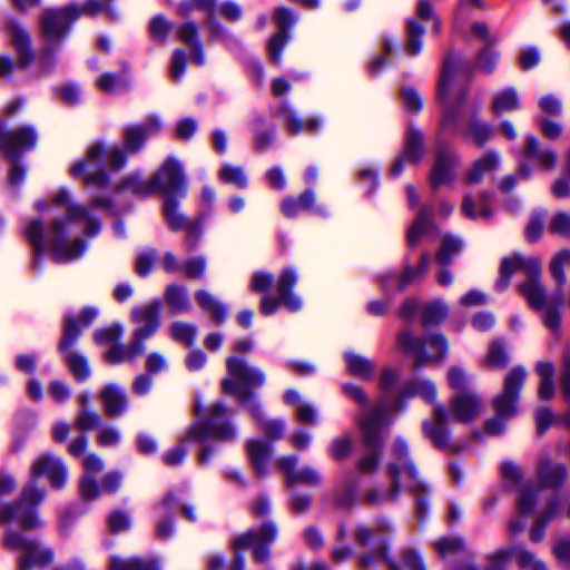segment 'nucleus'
Returning <instances> with one entry per match:
<instances>
[{
    "mask_svg": "<svg viewBox=\"0 0 570 570\" xmlns=\"http://www.w3.org/2000/svg\"><path fill=\"white\" fill-rule=\"evenodd\" d=\"M46 476L51 487L61 489L67 481V469L61 459L45 454L33 461L30 469V480L22 488L17 505H8L0 512V522L19 523L26 531L43 525L36 508L45 499V490L37 485V478Z\"/></svg>",
    "mask_w": 570,
    "mask_h": 570,
    "instance_id": "2",
    "label": "nucleus"
},
{
    "mask_svg": "<svg viewBox=\"0 0 570 570\" xmlns=\"http://www.w3.org/2000/svg\"><path fill=\"white\" fill-rule=\"evenodd\" d=\"M230 411L220 403L215 404L206 421L194 425L187 435L188 440L196 441L202 445L199 462L205 464L210 456V441H229L236 436L234 428L229 424Z\"/></svg>",
    "mask_w": 570,
    "mask_h": 570,
    "instance_id": "9",
    "label": "nucleus"
},
{
    "mask_svg": "<svg viewBox=\"0 0 570 570\" xmlns=\"http://www.w3.org/2000/svg\"><path fill=\"white\" fill-rule=\"evenodd\" d=\"M459 166L458 156L443 145H439L435 154V163L430 174V183L433 188L448 185L455 179V168Z\"/></svg>",
    "mask_w": 570,
    "mask_h": 570,
    "instance_id": "21",
    "label": "nucleus"
},
{
    "mask_svg": "<svg viewBox=\"0 0 570 570\" xmlns=\"http://www.w3.org/2000/svg\"><path fill=\"white\" fill-rule=\"evenodd\" d=\"M110 570H160L154 560L129 559L122 560L112 557L109 562Z\"/></svg>",
    "mask_w": 570,
    "mask_h": 570,
    "instance_id": "50",
    "label": "nucleus"
},
{
    "mask_svg": "<svg viewBox=\"0 0 570 570\" xmlns=\"http://www.w3.org/2000/svg\"><path fill=\"white\" fill-rule=\"evenodd\" d=\"M197 305L207 313L216 324L226 320V307L208 291L199 289L195 293Z\"/></svg>",
    "mask_w": 570,
    "mask_h": 570,
    "instance_id": "34",
    "label": "nucleus"
},
{
    "mask_svg": "<svg viewBox=\"0 0 570 570\" xmlns=\"http://www.w3.org/2000/svg\"><path fill=\"white\" fill-rule=\"evenodd\" d=\"M509 357L505 350L499 342H494L490 345L489 351L484 358V366L489 368H503L508 365Z\"/></svg>",
    "mask_w": 570,
    "mask_h": 570,
    "instance_id": "55",
    "label": "nucleus"
},
{
    "mask_svg": "<svg viewBox=\"0 0 570 570\" xmlns=\"http://www.w3.org/2000/svg\"><path fill=\"white\" fill-rule=\"evenodd\" d=\"M106 413L110 416L119 415L126 407V395L117 385H108L101 392Z\"/></svg>",
    "mask_w": 570,
    "mask_h": 570,
    "instance_id": "39",
    "label": "nucleus"
},
{
    "mask_svg": "<svg viewBox=\"0 0 570 570\" xmlns=\"http://www.w3.org/2000/svg\"><path fill=\"white\" fill-rule=\"evenodd\" d=\"M397 344L406 354H411L414 357V368L441 362L448 352L446 340L439 334L420 340L409 330H404L397 336Z\"/></svg>",
    "mask_w": 570,
    "mask_h": 570,
    "instance_id": "14",
    "label": "nucleus"
},
{
    "mask_svg": "<svg viewBox=\"0 0 570 570\" xmlns=\"http://www.w3.org/2000/svg\"><path fill=\"white\" fill-rule=\"evenodd\" d=\"M546 223L543 212H534L525 227V238L530 243H535L542 235Z\"/></svg>",
    "mask_w": 570,
    "mask_h": 570,
    "instance_id": "61",
    "label": "nucleus"
},
{
    "mask_svg": "<svg viewBox=\"0 0 570 570\" xmlns=\"http://www.w3.org/2000/svg\"><path fill=\"white\" fill-rule=\"evenodd\" d=\"M118 191H130L136 195L146 196L153 191L151 180L144 181L138 176L125 178L117 187Z\"/></svg>",
    "mask_w": 570,
    "mask_h": 570,
    "instance_id": "57",
    "label": "nucleus"
},
{
    "mask_svg": "<svg viewBox=\"0 0 570 570\" xmlns=\"http://www.w3.org/2000/svg\"><path fill=\"white\" fill-rule=\"evenodd\" d=\"M560 513V503L557 498H551L546 508L537 515L531 529L530 541L539 543L544 538L548 524Z\"/></svg>",
    "mask_w": 570,
    "mask_h": 570,
    "instance_id": "30",
    "label": "nucleus"
},
{
    "mask_svg": "<svg viewBox=\"0 0 570 570\" xmlns=\"http://www.w3.org/2000/svg\"><path fill=\"white\" fill-rule=\"evenodd\" d=\"M465 134L471 137L476 145L482 146L491 137L492 130L488 124L473 119L469 124Z\"/></svg>",
    "mask_w": 570,
    "mask_h": 570,
    "instance_id": "60",
    "label": "nucleus"
},
{
    "mask_svg": "<svg viewBox=\"0 0 570 570\" xmlns=\"http://www.w3.org/2000/svg\"><path fill=\"white\" fill-rule=\"evenodd\" d=\"M8 32L11 38V42L19 53V65L23 68L32 59L29 35L26 29L16 21H10L8 23Z\"/></svg>",
    "mask_w": 570,
    "mask_h": 570,
    "instance_id": "33",
    "label": "nucleus"
},
{
    "mask_svg": "<svg viewBox=\"0 0 570 570\" xmlns=\"http://www.w3.org/2000/svg\"><path fill=\"white\" fill-rule=\"evenodd\" d=\"M537 475L543 485L557 488L564 481L567 470L561 464H554L548 459H543L538 466Z\"/></svg>",
    "mask_w": 570,
    "mask_h": 570,
    "instance_id": "37",
    "label": "nucleus"
},
{
    "mask_svg": "<svg viewBox=\"0 0 570 570\" xmlns=\"http://www.w3.org/2000/svg\"><path fill=\"white\" fill-rule=\"evenodd\" d=\"M178 39L185 42L190 51H191V58L193 61L196 65H203L205 61L202 45L197 40V27L194 23H185L181 26V28L178 30Z\"/></svg>",
    "mask_w": 570,
    "mask_h": 570,
    "instance_id": "42",
    "label": "nucleus"
},
{
    "mask_svg": "<svg viewBox=\"0 0 570 570\" xmlns=\"http://www.w3.org/2000/svg\"><path fill=\"white\" fill-rule=\"evenodd\" d=\"M529 163H535L539 168L550 170L557 163V155L553 150L542 149L535 138L529 137L523 151V160L519 167V176L523 178L531 176Z\"/></svg>",
    "mask_w": 570,
    "mask_h": 570,
    "instance_id": "23",
    "label": "nucleus"
},
{
    "mask_svg": "<svg viewBox=\"0 0 570 570\" xmlns=\"http://www.w3.org/2000/svg\"><path fill=\"white\" fill-rule=\"evenodd\" d=\"M500 165V157L497 153L490 151L475 160L470 168L466 180L469 184H478L483 177L494 171Z\"/></svg>",
    "mask_w": 570,
    "mask_h": 570,
    "instance_id": "36",
    "label": "nucleus"
},
{
    "mask_svg": "<svg viewBox=\"0 0 570 570\" xmlns=\"http://www.w3.org/2000/svg\"><path fill=\"white\" fill-rule=\"evenodd\" d=\"M228 377L223 383V390L227 394L236 395L244 402L250 413L257 420L261 430L271 441L283 436L285 424L282 421H264L261 416L259 404L253 399L252 389L265 383V374L262 370L250 366L239 356H229L226 361Z\"/></svg>",
    "mask_w": 570,
    "mask_h": 570,
    "instance_id": "4",
    "label": "nucleus"
},
{
    "mask_svg": "<svg viewBox=\"0 0 570 570\" xmlns=\"http://www.w3.org/2000/svg\"><path fill=\"white\" fill-rule=\"evenodd\" d=\"M434 548L442 557L464 551V541L461 538H443L434 543Z\"/></svg>",
    "mask_w": 570,
    "mask_h": 570,
    "instance_id": "63",
    "label": "nucleus"
},
{
    "mask_svg": "<svg viewBox=\"0 0 570 570\" xmlns=\"http://www.w3.org/2000/svg\"><path fill=\"white\" fill-rule=\"evenodd\" d=\"M461 210L465 217L471 219L487 218L491 215L487 195L484 194L480 196L479 204H476L471 196H465L462 202Z\"/></svg>",
    "mask_w": 570,
    "mask_h": 570,
    "instance_id": "47",
    "label": "nucleus"
},
{
    "mask_svg": "<svg viewBox=\"0 0 570 570\" xmlns=\"http://www.w3.org/2000/svg\"><path fill=\"white\" fill-rule=\"evenodd\" d=\"M161 122L157 117H150L141 126H130L124 132V147L128 154L139 150L145 140L160 131Z\"/></svg>",
    "mask_w": 570,
    "mask_h": 570,
    "instance_id": "25",
    "label": "nucleus"
},
{
    "mask_svg": "<svg viewBox=\"0 0 570 570\" xmlns=\"http://www.w3.org/2000/svg\"><path fill=\"white\" fill-rule=\"evenodd\" d=\"M512 557L521 569L548 570L546 563L523 547H512Z\"/></svg>",
    "mask_w": 570,
    "mask_h": 570,
    "instance_id": "51",
    "label": "nucleus"
},
{
    "mask_svg": "<svg viewBox=\"0 0 570 570\" xmlns=\"http://www.w3.org/2000/svg\"><path fill=\"white\" fill-rule=\"evenodd\" d=\"M153 191L159 190L166 197L186 195V184L181 165L175 158H168L151 179Z\"/></svg>",
    "mask_w": 570,
    "mask_h": 570,
    "instance_id": "18",
    "label": "nucleus"
},
{
    "mask_svg": "<svg viewBox=\"0 0 570 570\" xmlns=\"http://www.w3.org/2000/svg\"><path fill=\"white\" fill-rule=\"evenodd\" d=\"M275 22L279 28V32L276 33L268 43V53L273 63H279L282 50L287 41L286 29L294 24L295 20L292 13L285 8H278L275 12Z\"/></svg>",
    "mask_w": 570,
    "mask_h": 570,
    "instance_id": "28",
    "label": "nucleus"
},
{
    "mask_svg": "<svg viewBox=\"0 0 570 570\" xmlns=\"http://www.w3.org/2000/svg\"><path fill=\"white\" fill-rule=\"evenodd\" d=\"M297 283V274L293 269H285L278 277L277 292L278 298L265 296L262 299L261 311L264 315H272L278 306L283 304L288 311L296 312L302 307L299 297L291 293Z\"/></svg>",
    "mask_w": 570,
    "mask_h": 570,
    "instance_id": "17",
    "label": "nucleus"
},
{
    "mask_svg": "<svg viewBox=\"0 0 570 570\" xmlns=\"http://www.w3.org/2000/svg\"><path fill=\"white\" fill-rule=\"evenodd\" d=\"M386 412L387 410L384 405L377 404L360 417L363 442L370 452L358 463V471L361 473H372L379 466V450L381 449L383 441V428L385 424Z\"/></svg>",
    "mask_w": 570,
    "mask_h": 570,
    "instance_id": "12",
    "label": "nucleus"
},
{
    "mask_svg": "<svg viewBox=\"0 0 570 570\" xmlns=\"http://www.w3.org/2000/svg\"><path fill=\"white\" fill-rule=\"evenodd\" d=\"M99 311L95 307L85 308L77 320L68 317L63 335L59 344L60 351L66 355V361L77 381H85L90 375V367L87 360L70 347L76 343L81 330L88 327L98 316Z\"/></svg>",
    "mask_w": 570,
    "mask_h": 570,
    "instance_id": "11",
    "label": "nucleus"
},
{
    "mask_svg": "<svg viewBox=\"0 0 570 570\" xmlns=\"http://www.w3.org/2000/svg\"><path fill=\"white\" fill-rule=\"evenodd\" d=\"M446 380L450 389L456 393H469L468 390L473 384V375L459 365H453L448 370Z\"/></svg>",
    "mask_w": 570,
    "mask_h": 570,
    "instance_id": "45",
    "label": "nucleus"
},
{
    "mask_svg": "<svg viewBox=\"0 0 570 570\" xmlns=\"http://www.w3.org/2000/svg\"><path fill=\"white\" fill-rule=\"evenodd\" d=\"M541 485L524 484L520 488L517 500L518 515L509 523V531L511 533L515 534L525 529L527 523L523 518L534 511L541 498Z\"/></svg>",
    "mask_w": 570,
    "mask_h": 570,
    "instance_id": "22",
    "label": "nucleus"
},
{
    "mask_svg": "<svg viewBox=\"0 0 570 570\" xmlns=\"http://www.w3.org/2000/svg\"><path fill=\"white\" fill-rule=\"evenodd\" d=\"M392 461L387 464V475L391 480L389 491L371 490L364 495V503L379 505L394 501L401 489L410 488L416 494L417 512H423V502L420 493L425 491V485L416 480L417 471L407 456V443L397 439L392 446Z\"/></svg>",
    "mask_w": 570,
    "mask_h": 570,
    "instance_id": "5",
    "label": "nucleus"
},
{
    "mask_svg": "<svg viewBox=\"0 0 570 570\" xmlns=\"http://www.w3.org/2000/svg\"><path fill=\"white\" fill-rule=\"evenodd\" d=\"M196 334V326L189 323L174 322L170 325L171 338L178 343L185 344L186 346H190L194 344Z\"/></svg>",
    "mask_w": 570,
    "mask_h": 570,
    "instance_id": "52",
    "label": "nucleus"
},
{
    "mask_svg": "<svg viewBox=\"0 0 570 570\" xmlns=\"http://www.w3.org/2000/svg\"><path fill=\"white\" fill-rule=\"evenodd\" d=\"M344 360L351 375L363 381H368L373 377L375 365L372 361L353 352L345 353Z\"/></svg>",
    "mask_w": 570,
    "mask_h": 570,
    "instance_id": "38",
    "label": "nucleus"
},
{
    "mask_svg": "<svg viewBox=\"0 0 570 570\" xmlns=\"http://www.w3.org/2000/svg\"><path fill=\"white\" fill-rule=\"evenodd\" d=\"M468 71V63L459 56L450 55L443 62L438 96L442 104L441 129L444 131H453L459 118L468 112L466 94L459 83Z\"/></svg>",
    "mask_w": 570,
    "mask_h": 570,
    "instance_id": "6",
    "label": "nucleus"
},
{
    "mask_svg": "<svg viewBox=\"0 0 570 570\" xmlns=\"http://www.w3.org/2000/svg\"><path fill=\"white\" fill-rule=\"evenodd\" d=\"M53 207L66 213L65 219H56L45 232L41 222L35 220L27 228V237L31 243L36 256L46 248L52 252L57 262H69L78 258L85 250L83 242L72 235L79 232L94 236L100 230V224L90 214L89 209L71 200L67 189H60L52 198Z\"/></svg>",
    "mask_w": 570,
    "mask_h": 570,
    "instance_id": "1",
    "label": "nucleus"
},
{
    "mask_svg": "<svg viewBox=\"0 0 570 570\" xmlns=\"http://www.w3.org/2000/svg\"><path fill=\"white\" fill-rule=\"evenodd\" d=\"M433 227L431 220V209L423 206L417 212L416 218L407 230V243L409 245H415L421 236Z\"/></svg>",
    "mask_w": 570,
    "mask_h": 570,
    "instance_id": "43",
    "label": "nucleus"
},
{
    "mask_svg": "<svg viewBox=\"0 0 570 570\" xmlns=\"http://www.w3.org/2000/svg\"><path fill=\"white\" fill-rule=\"evenodd\" d=\"M279 112L284 119L285 127L291 135H297L305 129L307 131L314 132L320 127L317 119H311L308 122L304 124V121L299 119L287 105H283L279 109Z\"/></svg>",
    "mask_w": 570,
    "mask_h": 570,
    "instance_id": "41",
    "label": "nucleus"
},
{
    "mask_svg": "<svg viewBox=\"0 0 570 570\" xmlns=\"http://www.w3.org/2000/svg\"><path fill=\"white\" fill-rule=\"evenodd\" d=\"M537 374L540 376L539 397L550 400L554 395L553 374L554 368L551 363L539 362L535 366Z\"/></svg>",
    "mask_w": 570,
    "mask_h": 570,
    "instance_id": "44",
    "label": "nucleus"
},
{
    "mask_svg": "<svg viewBox=\"0 0 570 570\" xmlns=\"http://www.w3.org/2000/svg\"><path fill=\"white\" fill-rule=\"evenodd\" d=\"M277 530L275 524L265 523L257 531H249L237 538L234 542L236 552L250 548L253 549L256 562H264L268 558L267 544L276 539Z\"/></svg>",
    "mask_w": 570,
    "mask_h": 570,
    "instance_id": "19",
    "label": "nucleus"
},
{
    "mask_svg": "<svg viewBox=\"0 0 570 570\" xmlns=\"http://www.w3.org/2000/svg\"><path fill=\"white\" fill-rule=\"evenodd\" d=\"M497 60L498 55L492 48L491 41L488 40L485 47L478 56L475 69L484 73H490L494 69Z\"/></svg>",
    "mask_w": 570,
    "mask_h": 570,
    "instance_id": "59",
    "label": "nucleus"
},
{
    "mask_svg": "<svg viewBox=\"0 0 570 570\" xmlns=\"http://www.w3.org/2000/svg\"><path fill=\"white\" fill-rule=\"evenodd\" d=\"M160 303L155 301L131 311V322L137 325L132 336L140 343L151 337L160 326Z\"/></svg>",
    "mask_w": 570,
    "mask_h": 570,
    "instance_id": "20",
    "label": "nucleus"
},
{
    "mask_svg": "<svg viewBox=\"0 0 570 570\" xmlns=\"http://www.w3.org/2000/svg\"><path fill=\"white\" fill-rule=\"evenodd\" d=\"M429 266L430 257L428 255H422L416 269L407 267L401 276L386 275L382 277V285L385 288L395 287L401 291L417 277L422 276L428 271Z\"/></svg>",
    "mask_w": 570,
    "mask_h": 570,
    "instance_id": "32",
    "label": "nucleus"
},
{
    "mask_svg": "<svg viewBox=\"0 0 570 570\" xmlns=\"http://www.w3.org/2000/svg\"><path fill=\"white\" fill-rule=\"evenodd\" d=\"M102 11H106L108 17L114 19V13L110 9L96 2H89L83 8L70 4L60 9L45 10L40 19L41 37L45 43L43 60L50 61L51 57L59 50L61 42L67 37L70 24L75 22L82 12L95 16Z\"/></svg>",
    "mask_w": 570,
    "mask_h": 570,
    "instance_id": "8",
    "label": "nucleus"
},
{
    "mask_svg": "<svg viewBox=\"0 0 570 570\" xmlns=\"http://www.w3.org/2000/svg\"><path fill=\"white\" fill-rule=\"evenodd\" d=\"M83 469L86 474L80 480V494L85 500H94L99 497V488L97 482L91 479L89 473H98L104 469L102 460L95 455L90 454L83 459Z\"/></svg>",
    "mask_w": 570,
    "mask_h": 570,
    "instance_id": "29",
    "label": "nucleus"
},
{
    "mask_svg": "<svg viewBox=\"0 0 570 570\" xmlns=\"http://www.w3.org/2000/svg\"><path fill=\"white\" fill-rule=\"evenodd\" d=\"M519 108L518 95L513 89H505L495 96L492 109L493 112L499 115L501 112L517 110Z\"/></svg>",
    "mask_w": 570,
    "mask_h": 570,
    "instance_id": "53",
    "label": "nucleus"
},
{
    "mask_svg": "<svg viewBox=\"0 0 570 570\" xmlns=\"http://www.w3.org/2000/svg\"><path fill=\"white\" fill-rule=\"evenodd\" d=\"M423 155V136L413 128L407 131L406 142L403 154L395 160L391 168V175L399 176L404 167V164H416Z\"/></svg>",
    "mask_w": 570,
    "mask_h": 570,
    "instance_id": "27",
    "label": "nucleus"
},
{
    "mask_svg": "<svg viewBox=\"0 0 570 570\" xmlns=\"http://www.w3.org/2000/svg\"><path fill=\"white\" fill-rule=\"evenodd\" d=\"M461 249V242L456 238L446 236L442 240V247L436 255V261L441 265H448L453 255L458 254Z\"/></svg>",
    "mask_w": 570,
    "mask_h": 570,
    "instance_id": "62",
    "label": "nucleus"
},
{
    "mask_svg": "<svg viewBox=\"0 0 570 570\" xmlns=\"http://www.w3.org/2000/svg\"><path fill=\"white\" fill-rule=\"evenodd\" d=\"M446 315L448 306L441 301H435L424 306L422 320L425 325H432L442 322Z\"/></svg>",
    "mask_w": 570,
    "mask_h": 570,
    "instance_id": "56",
    "label": "nucleus"
},
{
    "mask_svg": "<svg viewBox=\"0 0 570 570\" xmlns=\"http://www.w3.org/2000/svg\"><path fill=\"white\" fill-rule=\"evenodd\" d=\"M353 440L350 435H343L332 441L330 453L334 460L341 461L347 458L352 451Z\"/></svg>",
    "mask_w": 570,
    "mask_h": 570,
    "instance_id": "64",
    "label": "nucleus"
},
{
    "mask_svg": "<svg viewBox=\"0 0 570 570\" xmlns=\"http://www.w3.org/2000/svg\"><path fill=\"white\" fill-rule=\"evenodd\" d=\"M483 409V403L475 394L456 393L450 401L449 413L440 404L434 406L433 420L423 423V433L434 446L446 449L449 446L448 422L470 423L482 413Z\"/></svg>",
    "mask_w": 570,
    "mask_h": 570,
    "instance_id": "7",
    "label": "nucleus"
},
{
    "mask_svg": "<svg viewBox=\"0 0 570 570\" xmlns=\"http://www.w3.org/2000/svg\"><path fill=\"white\" fill-rule=\"evenodd\" d=\"M247 453L255 472L258 475H264L272 453L271 444L262 440H249L247 442Z\"/></svg>",
    "mask_w": 570,
    "mask_h": 570,
    "instance_id": "35",
    "label": "nucleus"
},
{
    "mask_svg": "<svg viewBox=\"0 0 570 570\" xmlns=\"http://www.w3.org/2000/svg\"><path fill=\"white\" fill-rule=\"evenodd\" d=\"M357 488L356 481L350 476L344 478L337 488L336 505L343 509L351 508L356 501Z\"/></svg>",
    "mask_w": 570,
    "mask_h": 570,
    "instance_id": "49",
    "label": "nucleus"
},
{
    "mask_svg": "<svg viewBox=\"0 0 570 570\" xmlns=\"http://www.w3.org/2000/svg\"><path fill=\"white\" fill-rule=\"evenodd\" d=\"M527 377V371L517 366L505 376L502 393L494 400L495 416L487 421L484 432L499 435L503 432L505 422L515 415L519 391Z\"/></svg>",
    "mask_w": 570,
    "mask_h": 570,
    "instance_id": "10",
    "label": "nucleus"
},
{
    "mask_svg": "<svg viewBox=\"0 0 570 570\" xmlns=\"http://www.w3.org/2000/svg\"><path fill=\"white\" fill-rule=\"evenodd\" d=\"M296 456H283L276 461L277 469L286 476V483L289 487L296 484H304L308 487H316L322 482V475L318 471L312 468H302L296 470Z\"/></svg>",
    "mask_w": 570,
    "mask_h": 570,
    "instance_id": "24",
    "label": "nucleus"
},
{
    "mask_svg": "<svg viewBox=\"0 0 570 570\" xmlns=\"http://www.w3.org/2000/svg\"><path fill=\"white\" fill-rule=\"evenodd\" d=\"M406 33L407 42L404 49L405 53L410 57L417 56L423 48L422 37L424 29L415 19H411L406 24Z\"/></svg>",
    "mask_w": 570,
    "mask_h": 570,
    "instance_id": "46",
    "label": "nucleus"
},
{
    "mask_svg": "<svg viewBox=\"0 0 570 570\" xmlns=\"http://www.w3.org/2000/svg\"><path fill=\"white\" fill-rule=\"evenodd\" d=\"M523 272L528 279L520 285V293L528 304L543 312V324L547 328L556 332L560 325L559 308L563 304V294L558 289L553 295L547 296L544 288L538 277L541 272V261L537 257L514 255L502 261L500 278L497 283L500 289L509 285L510 277L515 272Z\"/></svg>",
    "mask_w": 570,
    "mask_h": 570,
    "instance_id": "3",
    "label": "nucleus"
},
{
    "mask_svg": "<svg viewBox=\"0 0 570 570\" xmlns=\"http://www.w3.org/2000/svg\"><path fill=\"white\" fill-rule=\"evenodd\" d=\"M164 214L171 229L186 228L190 235L197 232V226L188 224L186 218L179 213L178 203L174 197L165 198Z\"/></svg>",
    "mask_w": 570,
    "mask_h": 570,
    "instance_id": "40",
    "label": "nucleus"
},
{
    "mask_svg": "<svg viewBox=\"0 0 570 570\" xmlns=\"http://www.w3.org/2000/svg\"><path fill=\"white\" fill-rule=\"evenodd\" d=\"M37 144V134L31 127H21L12 131H0V149L11 164L9 183L17 186L24 178V169L21 166V155L32 149Z\"/></svg>",
    "mask_w": 570,
    "mask_h": 570,
    "instance_id": "13",
    "label": "nucleus"
},
{
    "mask_svg": "<svg viewBox=\"0 0 570 570\" xmlns=\"http://www.w3.org/2000/svg\"><path fill=\"white\" fill-rule=\"evenodd\" d=\"M390 532L391 527L386 522L379 525L376 533H373L371 530L363 527L357 529L355 539L361 546H367L373 542L379 547L375 552L360 558L361 570H371L381 561L387 564L389 570H401L399 564L387 554L386 535Z\"/></svg>",
    "mask_w": 570,
    "mask_h": 570,
    "instance_id": "15",
    "label": "nucleus"
},
{
    "mask_svg": "<svg viewBox=\"0 0 570 570\" xmlns=\"http://www.w3.org/2000/svg\"><path fill=\"white\" fill-rule=\"evenodd\" d=\"M414 396H420L426 403H433L436 397V386L429 380H412L405 383L395 399V410H400L404 402Z\"/></svg>",
    "mask_w": 570,
    "mask_h": 570,
    "instance_id": "26",
    "label": "nucleus"
},
{
    "mask_svg": "<svg viewBox=\"0 0 570 570\" xmlns=\"http://www.w3.org/2000/svg\"><path fill=\"white\" fill-rule=\"evenodd\" d=\"M145 351V343H140L132 336L128 346L121 344H112V346L106 353L105 358L110 364L127 363L134 361L138 356H141Z\"/></svg>",
    "mask_w": 570,
    "mask_h": 570,
    "instance_id": "31",
    "label": "nucleus"
},
{
    "mask_svg": "<svg viewBox=\"0 0 570 570\" xmlns=\"http://www.w3.org/2000/svg\"><path fill=\"white\" fill-rule=\"evenodd\" d=\"M570 265V250L559 252L550 263V272L559 287L566 284L564 266Z\"/></svg>",
    "mask_w": 570,
    "mask_h": 570,
    "instance_id": "54",
    "label": "nucleus"
},
{
    "mask_svg": "<svg viewBox=\"0 0 570 570\" xmlns=\"http://www.w3.org/2000/svg\"><path fill=\"white\" fill-rule=\"evenodd\" d=\"M102 154V145L94 144L85 157L70 168V175L76 179H82L87 187L105 188L109 184V177L101 167Z\"/></svg>",
    "mask_w": 570,
    "mask_h": 570,
    "instance_id": "16",
    "label": "nucleus"
},
{
    "mask_svg": "<svg viewBox=\"0 0 570 570\" xmlns=\"http://www.w3.org/2000/svg\"><path fill=\"white\" fill-rule=\"evenodd\" d=\"M218 177L222 181L226 184H233L237 188H246L247 187V177L244 170L239 167L234 166H224L219 173Z\"/></svg>",
    "mask_w": 570,
    "mask_h": 570,
    "instance_id": "58",
    "label": "nucleus"
},
{
    "mask_svg": "<svg viewBox=\"0 0 570 570\" xmlns=\"http://www.w3.org/2000/svg\"><path fill=\"white\" fill-rule=\"evenodd\" d=\"M167 305L176 313L187 312L190 308V303L184 287L177 285H169L165 293Z\"/></svg>",
    "mask_w": 570,
    "mask_h": 570,
    "instance_id": "48",
    "label": "nucleus"
}]
</instances>
